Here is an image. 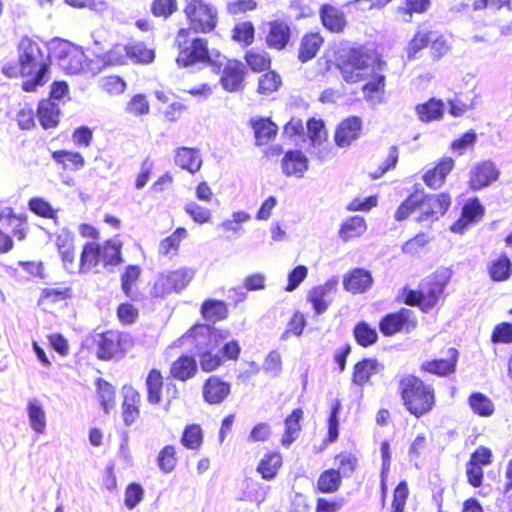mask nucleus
<instances>
[{"label":"nucleus","instance_id":"f257e3e1","mask_svg":"<svg viewBox=\"0 0 512 512\" xmlns=\"http://www.w3.org/2000/svg\"><path fill=\"white\" fill-rule=\"evenodd\" d=\"M228 335L211 324L196 323L183 333L175 342V346H187L199 359L200 370L203 373H213L226 361H237L241 354L239 342L232 339L222 346Z\"/></svg>","mask_w":512,"mask_h":512},{"label":"nucleus","instance_id":"f03ea898","mask_svg":"<svg viewBox=\"0 0 512 512\" xmlns=\"http://www.w3.org/2000/svg\"><path fill=\"white\" fill-rule=\"evenodd\" d=\"M17 62L2 65L1 73L11 79L22 78L21 89L24 92H35L50 80L52 59L44 45L30 37L23 36L17 46Z\"/></svg>","mask_w":512,"mask_h":512},{"label":"nucleus","instance_id":"7ed1b4c3","mask_svg":"<svg viewBox=\"0 0 512 512\" xmlns=\"http://www.w3.org/2000/svg\"><path fill=\"white\" fill-rule=\"evenodd\" d=\"M451 203L452 197L449 192L424 194L423 191L415 190L397 207L394 219L401 222L418 212L415 218L416 222L431 224L449 210Z\"/></svg>","mask_w":512,"mask_h":512},{"label":"nucleus","instance_id":"20e7f679","mask_svg":"<svg viewBox=\"0 0 512 512\" xmlns=\"http://www.w3.org/2000/svg\"><path fill=\"white\" fill-rule=\"evenodd\" d=\"M398 395L404 409L416 419L430 414L437 405L435 386L414 373L399 379Z\"/></svg>","mask_w":512,"mask_h":512},{"label":"nucleus","instance_id":"39448f33","mask_svg":"<svg viewBox=\"0 0 512 512\" xmlns=\"http://www.w3.org/2000/svg\"><path fill=\"white\" fill-rule=\"evenodd\" d=\"M450 278L449 269L439 267L424 277L416 289L402 288V302L407 306L417 307L420 311L427 313L439 302Z\"/></svg>","mask_w":512,"mask_h":512},{"label":"nucleus","instance_id":"423d86ee","mask_svg":"<svg viewBox=\"0 0 512 512\" xmlns=\"http://www.w3.org/2000/svg\"><path fill=\"white\" fill-rule=\"evenodd\" d=\"M176 48L175 62L179 68H190L197 65L218 69L220 63L216 52L211 53L206 38L194 36L189 28H180L174 39Z\"/></svg>","mask_w":512,"mask_h":512},{"label":"nucleus","instance_id":"0eeeda50","mask_svg":"<svg viewBox=\"0 0 512 512\" xmlns=\"http://www.w3.org/2000/svg\"><path fill=\"white\" fill-rule=\"evenodd\" d=\"M122 247V242L116 238L86 242L80 253V274L95 271L99 265L103 268L120 265L123 262Z\"/></svg>","mask_w":512,"mask_h":512},{"label":"nucleus","instance_id":"6e6552de","mask_svg":"<svg viewBox=\"0 0 512 512\" xmlns=\"http://www.w3.org/2000/svg\"><path fill=\"white\" fill-rule=\"evenodd\" d=\"M335 65L347 84H357L364 80L362 70L372 61L369 52L363 46L341 44L334 52Z\"/></svg>","mask_w":512,"mask_h":512},{"label":"nucleus","instance_id":"1a4fd4ad","mask_svg":"<svg viewBox=\"0 0 512 512\" xmlns=\"http://www.w3.org/2000/svg\"><path fill=\"white\" fill-rule=\"evenodd\" d=\"M190 32L208 34L218 25V11L204 0H188L183 8Z\"/></svg>","mask_w":512,"mask_h":512},{"label":"nucleus","instance_id":"9d476101","mask_svg":"<svg viewBox=\"0 0 512 512\" xmlns=\"http://www.w3.org/2000/svg\"><path fill=\"white\" fill-rule=\"evenodd\" d=\"M216 58L220 63L218 69H211L219 74V84L227 93L242 92L245 87L247 71L243 62L237 58H227L220 52H216Z\"/></svg>","mask_w":512,"mask_h":512},{"label":"nucleus","instance_id":"9b49d317","mask_svg":"<svg viewBox=\"0 0 512 512\" xmlns=\"http://www.w3.org/2000/svg\"><path fill=\"white\" fill-rule=\"evenodd\" d=\"M194 274V270L188 267L161 272L151 288V296L162 299L172 293H180L192 281Z\"/></svg>","mask_w":512,"mask_h":512},{"label":"nucleus","instance_id":"f8f14e48","mask_svg":"<svg viewBox=\"0 0 512 512\" xmlns=\"http://www.w3.org/2000/svg\"><path fill=\"white\" fill-rule=\"evenodd\" d=\"M0 224L12 228V235H9L0 226V254H6L14 247L13 237L18 241L26 239L29 232L28 219L25 214L16 213L12 207H5L0 210Z\"/></svg>","mask_w":512,"mask_h":512},{"label":"nucleus","instance_id":"ddd939ff","mask_svg":"<svg viewBox=\"0 0 512 512\" xmlns=\"http://www.w3.org/2000/svg\"><path fill=\"white\" fill-rule=\"evenodd\" d=\"M294 38L292 25L283 18H274L262 23L261 39L269 50L284 51Z\"/></svg>","mask_w":512,"mask_h":512},{"label":"nucleus","instance_id":"4468645a","mask_svg":"<svg viewBox=\"0 0 512 512\" xmlns=\"http://www.w3.org/2000/svg\"><path fill=\"white\" fill-rule=\"evenodd\" d=\"M417 326L418 319L415 312L405 307L384 314L378 322L379 331L384 337H393L401 333L408 334Z\"/></svg>","mask_w":512,"mask_h":512},{"label":"nucleus","instance_id":"2eb2a0df","mask_svg":"<svg viewBox=\"0 0 512 512\" xmlns=\"http://www.w3.org/2000/svg\"><path fill=\"white\" fill-rule=\"evenodd\" d=\"M130 344V337L127 333L119 330H106L97 334L96 356L99 360L109 361L122 357Z\"/></svg>","mask_w":512,"mask_h":512},{"label":"nucleus","instance_id":"dca6fc26","mask_svg":"<svg viewBox=\"0 0 512 512\" xmlns=\"http://www.w3.org/2000/svg\"><path fill=\"white\" fill-rule=\"evenodd\" d=\"M388 64L380 54H376L371 61V70L362 85L361 91L366 101L380 102L383 99L386 90L385 70Z\"/></svg>","mask_w":512,"mask_h":512},{"label":"nucleus","instance_id":"f3484780","mask_svg":"<svg viewBox=\"0 0 512 512\" xmlns=\"http://www.w3.org/2000/svg\"><path fill=\"white\" fill-rule=\"evenodd\" d=\"M54 54L60 67L70 75L84 69L83 50L67 40H60L54 45Z\"/></svg>","mask_w":512,"mask_h":512},{"label":"nucleus","instance_id":"a211bd4d","mask_svg":"<svg viewBox=\"0 0 512 512\" xmlns=\"http://www.w3.org/2000/svg\"><path fill=\"white\" fill-rule=\"evenodd\" d=\"M460 353L456 347H448L444 357L432 358L420 364V371L439 378L453 375L457 370Z\"/></svg>","mask_w":512,"mask_h":512},{"label":"nucleus","instance_id":"6ab92c4d","mask_svg":"<svg viewBox=\"0 0 512 512\" xmlns=\"http://www.w3.org/2000/svg\"><path fill=\"white\" fill-rule=\"evenodd\" d=\"M485 214V209L477 197L467 200L463 205L459 218L450 225V231L463 234L467 229L480 221Z\"/></svg>","mask_w":512,"mask_h":512},{"label":"nucleus","instance_id":"aec40b11","mask_svg":"<svg viewBox=\"0 0 512 512\" xmlns=\"http://www.w3.org/2000/svg\"><path fill=\"white\" fill-rule=\"evenodd\" d=\"M454 167L455 160L450 156H444L433 167L428 168L421 179L430 190H439L445 185L447 177Z\"/></svg>","mask_w":512,"mask_h":512},{"label":"nucleus","instance_id":"412c9836","mask_svg":"<svg viewBox=\"0 0 512 512\" xmlns=\"http://www.w3.org/2000/svg\"><path fill=\"white\" fill-rule=\"evenodd\" d=\"M142 395L132 385L122 387L121 414L125 426L133 425L141 415Z\"/></svg>","mask_w":512,"mask_h":512},{"label":"nucleus","instance_id":"4be33fe9","mask_svg":"<svg viewBox=\"0 0 512 512\" xmlns=\"http://www.w3.org/2000/svg\"><path fill=\"white\" fill-rule=\"evenodd\" d=\"M325 43L320 31H307L300 37L296 57L299 63L306 64L317 57Z\"/></svg>","mask_w":512,"mask_h":512},{"label":"nucleus","instance_id":"5701e85b","mask_svg":"<svg viewBox=\"0 0 512 512\" xmlns=\"http://www.w3.org/2000/svg\"><path fill=\"white\" fill-rule=\"evenodd\" d=\"M231 393V383L221 376H208L202 384L203 400L210 405L222 403Z\"/></svg>","mask_w":512,"mask_h":512},{"label":"nucleus","instance_id":"b1692460","mask_svg":"<svg viewBox=\"0 0 512 512\" xmlns=\"http://www.w3.org/2000/svg\"><path fill=\"white\" fill-rule=\"evenodd\" d=\"M363 122L359 116H348L338 123L334 141L338 147H349L362 133Z\"/></svg>","mask_w":512,"mask_h":512},{"label":"nucleus","instance_id":"393cba45","mask_svg":"<svg viewBox=\"0 0 512 512\" xmlns=\"http://www.w3.org/2000/svg\"><path fill=\"white\" fill-rule=\"evenodd\" d=\"M499 177V170L495 164L490 161H482L477 163L469 172L468 186L473 191H479Z\"/></svg>","mask_w":512,"mask_h":512},{"label":"nucleus","instance_id":"a878e982","mask_svg":"<svg viewBox=\"0 0 512 512\" xmlns=\"http://www.w3.org/2000/svg\"><path fill=\"white\" fill-rule=\"evenodd\" d=\"M337 285V279H329L324 284L315 286L308 291L307 300L311 303L316 315L327 311L332 301L331 295L335 293Z\"/></svg>","mask_w":512,"mask_h":512},{"label":"nucleus","instance_id":"bb28decb","mask_svg":"<svg viewBox=\"0 0 512 512\" xmlns=\"http://www.w3.org/2000/svg\"><path fill=\"white\" fill-rule=\"evenodd\" d=\"M319 18L323 28L330 33L341 34L348 25L344 11L328 3L319 7Z\"/></svg>","mask_w":512,"mask_h":512},{"label":"nucleus","instance_id":"cd10ccee","mask_svg":"<svg viewBox=\"0 0 512 512\" xmlns=\"http://www.w3.org/2000/svg\"><path fill=\"white\" fill-rule=\"evenodd\" d=\"M199 368V359L194 355L181 354L171 363L169 377L179 382H187L197 375Z\"/></svg>","mask_w":512,"mask_h":512},{"label":"nucleus","instance_id":"c85d7f7f","mask_svg":"<svg viewBox=\"0 0 512 512\" xmlns=\"http://www.w3.org/2000/svg\"><path fill=\"white\" fill-rule=\"evenodd\" d=\"M384 369L378 359L368 357L357 361L352 370L351 381L354 385L363 387L368 384L371 378Z\"/></svg>","mask_w":512,"mask_h":512},{"label":"nucleus","instance_id":"c756f323","mask_svg":"<svg viewBox=\"0 0 512 512\" xmlns=\"http://www.w3.org/2000/svg\"><path fill=\"white\" fill-rule=\"evenodd\" d=\"M248 124L253 130L256 146H266L278 135V126L269 117L251 118Z\"/></svg>","mask_w":512,"mask_h":512},{"label":"nucleus","instance_id":"7c9ffc66","mask_svg":"<svg viewBox=\"0 0 512 512\" xmlns=\"http://www.w3.org/2000/svg\"><path fill=\"white\" fill-rule=\"evenodd\" d=\"M51 158L58 170L64 172H76L84 168L86 160L78 152L67 149H59L51 152Z\"/></svg>","mask_w":512,"mask_h":512},{"label":"nucleus","instance_id":"2f4dec72","mask_svg":"<svg viewBox=\"0 0 512 512\" xmlns=\"http://www.w3.org/2000/svg\"><path fill=\"white\" fill-rule=\"evenodd\" d=\"M304 411L297 407L293 409L284 419V432L280 443L283 447L289 448L300 436Z\"/></svg>","mask_w":512,"mask_h":512},{"label":"nucleus","instance_id":"473e14b6","mask_svg":"<svg viewBox=\"0 0 512 512\" xmlns=\"http://www.w3.org/2000/svg\"><path fill=\"white\" fill-rule=\"evenodd\" d=\"M373 283L372 275L362 268H355L346 273L343 277L344 289L352 294L364 293Z\"/></svg>","mask_w":512,"mask_h":512},{"label":"nucleus","instance_id":"72a5a7b5","mask_svg":"<svg viewBox=\"0 0 512 512\" xmlns=\"http://www.w3.org/2000/svg\"><path fill=\"white\" fill-rule=\"evenodd\" d=\"M200 314L206 321L205 324H215L228 318L229 309L224 301L208 298L201 303Z\"/></svg>","mask_w":512,"mask_h":512},{"label":"nucleus","instance_id":"f704fd0d","mask_svg":"<svg viewBox=\"0 0 512 512\" xmlns=\"http://www.w3.org/2000/svg\"><path fill=\"white\" fill-rule=\"evenodd\" d=\"M486 270L493 282H505L512 276V261L506 253H501L487 263Z\"/></svg>","mask_w":512,"mask_h":512},{"label":"nucleus","instance_id":"c9c22d12","mask_svg":"<svg viewBox=\"0 0 512 512\" xmlns=\"http://www.w3.org/2000/svg\"><path fill=\"white\" fill-rule=\"evenodd\" d=\"M175 164L183 170L194 174L198 172L202 166V158L199 150L190 147H179L175 150Z\"/></svg>","mask_w":512,"mask_h":512},{"label":"nucleus","instance_id":"e433bc0d","mask_svg":"<svg viewBox=\"0 0 512 512\" xmlns=\"http://www.w3.org/2000/svg\"><path fill=\"white\" fill-rule=\"evenodd\" d=\"M281 164L286 176L300 177L308 168V159L300 150H289L282 158Z\"/></svg>","mask_w":512,"mask_h":512},{"label":"nucleus","instance_id":"4c0bfd02","mask_svg":"<svg viewBox=\"0 0 512 512\" xmlns=\"http://www.w3.org/2000/svg\"><path fill=\"white\" fill-rule=\"evenodd\" d=\"M164 377L157 368H151L145 378L146 399L151 405H158L162 401Z\"/></svg>","mask_w":512,"mask_h":512},{"label":"nucleus","instance_id":"58836bf2","mask_svg":"<svg viewBox=\"0 0 512 512\" xmlns=\"http://www.w3.org/2000/svg\"><path fill=\"white\" fill-rule=\"evenodd\" d=\"M433 30L419 26L405 48L406 56L409 61L416 60L419 53L429 47Z\"/></svg>","mask_w":512,"mask_h":512},{"label":"nucleus","instance_id":"ea45409f","mask_svg":"<svg viewBox=\"0 0 512 512\" xmlns=\"http://www.w3.org/2000/svg\"><path fill=\"white\" fill-rule=\"evenodd\" d=\"M37 118L43 129H53L59 124L60 110L56 103L43 99L37 106Z\"/></svg>","mask_w":512,"mask_h":512},{"label":"nucleus","instance_id":"a19ab883","mask_svg":"<svg viewBox=\"0 0 512 512\" xmlns=\"http://www.w3.org/2000/svg\"><path fill=\"white\" fill-rule=\"evenodd\" d=\"M444 109V102L441 99H436L434 97L415 106V112L418 119L424 123H430L432 121L442 119Z\"/></svg>","mask_w":512,"mask_h":512},{"label":"nucleus","instance_id":"79ce46f5","mask_svg":"<svg viewBox=\"0 0 512 512\" xmlns=\"http://www.w3.org/2000/svg\"><path fill=\"white\" fill-rule=\"evenodd\" d=\"M342 477L335 468L323 470L315 483L314 490L321 494H334L338 492L342 486Z\"/></svg>","mask_w":512,"mask_h":512},{"label":"nucleus","instance_id":"37998d69","mask_svg":"<svg viewBox=\"0 0 512 512\" xmlns=\"http://www.w3.org/2000/svg\"><path fill=\"white\" fill-rule=\"evenodd\" d=\"M282 465V455L277 451H269L260 459L256 470L262 479L270 481L277 476Z\"/></svg>","mask_w":512,"mask_h":512},{"label":"nucleus","instance_id":"c03bdc74","mask_svg":"<svg viewBox=\"0 0 512 512\" xmlns=\"http://www.w3.org/2000/svg\"><path fill=\"white\" fill-rule=\"evenodd\" d=\"M352 335L355 342L363 348L373 346L379 341L377 329L364 320H360L354 325Z\"/></svg>","mask_w":512,"mask_h":512},{"label":"nucleus","instance_id":"a18cd8bd","mask_svg":"<svg viewBox=\"0 0 512 512\" xmlns=\"http://www.w3.org/2000/svg\"><path fill=\"white\" fill-rule=\"evenodd\" d=\"M367 230L365 218L359 215L348 217L341 225L338 231L339 237L348 242L352 239L359 238Z\"/></svg>","mask_w":512,"mask_h":512},{"label":"nucleus","instance_id":"49530a36","mask_svg":"<svg viewBox=\"0 0 512 512\" xmlns=\"http://www.w3.org/2000/svg\"><path fill=\"white\" fill-rule=\"evenodd\" d=\"M57 249L64 269L70 274H80V258L77 260L73 242L64 239L57 243Z\"/></svg>","mask_w":512,"mask_h":512},{"label":"nucleus","instance_id":"de8ad7c7","mask_svg":"<svg viewBox=\"0 0 512 512\" xmlns=\"http://www.w3.org/2000/svg\"><path fill=\"white\" fill-rule=\"evenodd\" d=\"M95 388L99 404L104 413L108 414L116 405L115 388L110 382L101 377L96 378Z\"/></svg>","mask_w":512,"mask_h":512},{"label":"nucleus","instance_id":"09e8293b","mask_svg":"<svg viewBox=\"0 0 512 512\" xmlns=\"http://www.w3.org/2000/svg\"><path fill=\"white\" fill-rule=\"evenodd\" d=\"M71 296V287L63 286L44 288L40 293L38 304L46 309L62 302H66L71 298Z\"/></svg>","mask_w":512,"mask_h":512},{"label":"nucleus","instance_id":"8fccbe9b","mask_svg":"<svg viewBox=\"0 0 512 512\" xmlns=\"http://www.w3.org/2000/svg\"><path fill=\"white\" fill-rule=\"evenodd\" d=\"M243 58L249 69L255 73H261L268 70L272 64L270 54L259 48H251L247 50Z\"/></svg>","mask_w":512,"mask_h":512},{"label":"nucleus","instance_id":"3c124183","mask_svg":"<svg viewBox=\"0 0 512 512\" xmlns=\"http://www.w3.org/2000/svg\"><path fill=\"white\" fill-rule=\"evenodd\" d=\"M467 402L472 412L479 417H490L495 412L493 401L482 392H472Z\"/></svg>","mask_w":512,"mask_h":512},{"label":"nucleus","instance_id":"603ef678","mask_svg":"<svg viewBox=\"0 0 512 512\" xmlns=\"http://www.w3.org/2000/svg\"><path fill=\"white\" fill-rule=\"evenodd\" d=\"M187 230L178 227L172 234L160 241L158 253L162 256H176L179 252L180 243L187 237Z\"/></svg>","mask_w":512,"mask_h":512},{"label":"nucleus","instance_id":"864d4df0","mask_svg":"<svg viewBox=\"0 0 512 512\" xmlns=\"http://www.w3.org/2000/svg\"><path fill=\"white\" fill-rule=\"evenodd\" d=\"M341 409V402L335 399L330 407V413L327 418V433L322 440L323 447H326L337 441L339 437V413Z\"/></svg>","mask_w":512,"mask_h":512},{"label":"nucleus","instance_id":"5fc2aeb1","mask_svg":"<svg viewBox=\"0 0 512 512\" xmlns=\"http://www.w3.org/2000/svg\"><path fill=\"white\" fill-rule=\"evenodd\" d=\"M98 59L105 67L125 65L128 63L127 45L117 43L108 51L99 55Z\"/></svg>","mask_w":512,"mask_h":512},{"label":"nucleus","instance_id":"6e6d98bb","mask_svg":"<svg viewBox=\"0 0 512 512\" xmlns=\"http://www.w3.org/2000/svg\"><path fill=\"white\" fill-rule=\"evenodd\" d=\"M181 444L189 450H199L204 442V433L199 424H188L180 438Z\"/></svg>","mask_w":512,"mask_h":512},{"label":"nucleus","instance_id":"4d7b16f0","mask_svg":"<svg viewBox=\"0 0 512 512\" xmlns=\"http://www.w3.org/2000/svg\"><path fill=\"white\" fill-rule=\"evenodd\" d=\"M281 85L282 78L280 74L269 68L258 78L256 91L260 95H270L278 91Z\"/></svg>","mask_w":512,"mask_h":512},{"label":"nucleus","instance_id":"13d9d810","mask_svg":"<svg viewBox=\"0 0 512 512\" xmlns=\"http://www.w3.org/2000/svg\"><path fill=\"white\" fill-rule=\"evenodd\" d=\"M128 61L136 64H150L155 59V50L149 48L144 42L127 45Z\"/></svg>","mask_w":512,"mask_h":512},{"label":"nucleus","instance_id":"bf43d9fd","mask_svg":"<svg viewBox=\"0 0 512 512\" xmlns=\"http://www.w3.org/2000/svg\"><path fill=\"white\" fill-rule=\"evenodd\" d=\"M334 460L337 464L335 470L339 471L342 478L352 476L359 466L357 455L349 451L339 452L334 456Z\"/></svg>","mask_w":512,"mask_h":512},{"label":"nucleus","instance_id":"052dcab7","mask_svg":"<svg viewBox=\"0 0 512 512\" xmlns=\"http://www.w3.org/2000/svg\"><path fill=\"white\" fill-rule=\"evenodd\" d=\"M99 90L109 96H119L127 89L126 81L119 75L103 76L98 83Z\"/></svg>","mask_w":512,"mask_h":512},{"label":"nucleus","instance_id":"680f3d73","mask_svg":"<svg viewBox=\"0 0 512 512\" xmlns=\"http://www.w3.org/2000/svg\"><path fill=\"white\" fill-rule=\"evenodd\" d=\"M231 38L242 47L252 45L255 39V27L253 23L244 21L235 24L231 31Z\"/></svg>","mask_w":512,"mask_h":512},{"label":"nucleus","instance_id":"e2e57ef3","mask_svg":"<svg viewBox=\"0 0 512 512\" xmlns=\"http://www.w3.org/2000/svg\"><path fill=\"white\" fill-rule=\"evenodd\" d=\"M178 463L177 448L175 445H165L157 455V465L163 473L174 471Z\"/></svg>","mask_w":512,"mask_h":512},{"label":"nucleus","instance_id":"0e129e2a","mask_svg":"<svg viewBox=\"0 0 512 512\" xmlns=\"http://www.w3.org/2000/svg\"><path fill=\"white\" fill-rule=\"evenodd\" d=\"M141 276L139 265L131 264L125 267L121 274V289L126 297L134 299L133 287Z\"/></svg>","mask_w":512,"mask_h":512},{"label":"nucleus","instance_id":"69168bd1","mask_svg":"<svg viewBox=\"0 0 512 512\" xmlns=\"http://www.w3.org/2000/svg\"><path fill=\"white\" fill-rule=\"evenodd\" d=\"M125 111L134 117L148 115L150 113V103L147 96L143 93L133 95L126 103Z\"/></svg>","mask_w":512,"mask_h":512},{"label":"nucleus","instance_id":"338daca9","mask_svg":"<svg viewBox=\"0 0 512 512\" xmlns=\"http://www.w3.org/2000/svg\"><path fill=\"white\" fill-rule=\"evenodd\" d=\"M428 48L430 58L433 61H439L450 51V44L443 34L433 31Z\"/></svg>","mask_w":512,"mask_h":512},{"label":"nucleus","instance_id":"774afa93","mask_svg":"<svg viewBox=\"0 0 512 512\" xmlns=\"http://www.w3.org/2000/svg\"><path fill=\"white\" fill-rule=\"evenodd\" d=\"M178 10V0H152L150 12L156 18L168 19Z\"/></svg>","mask_w":512,"mask_h":512}]
</instances>
